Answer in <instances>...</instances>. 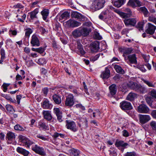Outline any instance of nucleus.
I'll use <instances>...</instances> for the list:
<instances>
[{
	"label": "nucleus",
	"instance_id": "obj_1",
	"mask_svg": "<svg viewBox=\"0 0 156 156\" xmlns=\"http://www.w3.org/2000/svg\"><path fill=\"white\" fill-rule=\"evenodd\" d=\"M19 141L21 142V144L23 146H25L27 147H29L30 146L32 145L31 149L35 153L41 155H45V152L43 147L34 144L32 141L22 135L19 136Z\"/></svg>",
	"mask_w": 156,
	"mask_h": 156
},
{
	"label": "nucleus",
	"instance_id": "obj_2",
	"mask_svg": "<svg viewBox=\"0 0 156 156\" xmlns=\"http://www.w3.org/2000/svg\"><path fill=\"white\" fill-rule=\"evenodd\" d=\"M105 1V0H95L93 2L90 7L93 11H96L102 8L104 6Z\"/></svg>",
	"mask_w": 156,
	"mask_h": 156
},
{
	"label": "nucleus",
	"instance_id": "obj_3",
	"mask_svg": "<svg viewBox=\"0 0 156 156\" xmlns=\"http://www.w3.org/2000/svg\"><path fill=\"white\" fill-rule=\"evenodd\" d=\"M115 146L123 152L125 149L126 148L129 144L122 140H116L115 144Z\"/></svg>",
	"mask_w": 156,
	"mask_h": 156
},
{
	"label": "nucleus",
	"instance_id": "obj_4",
	"mask_svg": "<svg viewBox=\"0 0 156 156\" xmlns=\"http://www.w3.org/2000/svg\"><path fill=\"white\" fill-rule=\"evenodd\" d=\"M66 127L67 129H70L74 132L77 131L78 130L77 127L74 122L66 120Z\"/></svg>",
	"mask_w": 156,
	"mask_h": 156
},
{
	"label": "nucleus",
	"instance_id": "obj_5",
	"mask_svg": "<svg viewBox=\"0 0 156 156\" xmlns=\"http://www.w3.org/2000/svg\"><path fill=\"white\" fill-rule=\"evenodd\" d=\"M120 107L122 110L124 111L129 110L133 108L131 103L125 101L120 103Z\"/></svg>",
	"mask_w": 156,
	"mask_h": 156
},
{
	"label": "nucleus",
	"instance_id": "obj_6",
	"mask_svg": "<svg viewBox=\"0 0 156 156\" xmlns=\"http://www.w3.org/2000/svg\"><path fill=\"white\" fill-rule=\"evenodd\" d=\"M75 103L74 96L72 94H70L66 97L65 104L66 106L68 107H72Z\"/></svg>",
	"mask_w": 156,
	"mask_h": 156
},
{
	"label": "nucleus",
	"instance_id": "obj_7",
	"mask_svg": "<svg viewBox=\"0 0 156 156\" xmlns=\"http://www.w3.org/2000/svg\"><path fill=\"white\" fill-rule=\"evenodd\" d=\"M145 28L146 33L147 34L152 35L154 33L156 27L151 23H148L146 25Z\"/></svg>",
	"mask_w": 156,
	"mask_h": 156
},
{
	"label": "nucleus",
	"instance_id": "obj_8",
	"mask_svg": "<svg viewBox=\"0 0 156 156\" xmlns=\"http://www.w3.org/2000/svg\"><path fill=\"white\" fill-rule=\"evenodd\" d=\"M123 21L126 26L128 27H134L136 23V19L134 18L125 19Z\"/></svg>",
	"mask_w": 156,
	"mask_h": 156
},
{
	"label": "nucleus",
	"instance_id": "obj_9",
	"mask_svg": "<svg viewBox=\"0 0 156 156\" xmlns=\"http://www.w3.org/2000/svg\"><path fill=\"white\" fill-rule=\"evenodd\" d=\"M15 133L11 131H9L6 134L5 139L8 144H11L15 140Z\"/></svg>",
	"mask_w": 156,
	"mask_h": 156
},
{
	"label": "nucleus",
	"instance_id": "obj_10",
	"mask_svg": "<svg viewBox=\"0 0 156 156\" xmlns=\"http://www.w3.org/2000/svg\"><path fill=\"white\" fill-rule=\"evenodd\" d=\"M30 44L32 46L38 47L40 45V41L38 36L36 34H34L31 37Z\"/></svg>",
	"mask_w": 156,
	"mask_h": 156
},
{
	"label": "nucleus",
	"instance_id": "obj_11",
	"mask_svg": "<svg viewBox=\"0 0 156 156\" xmlns=\"http://www.w3.org/2000/svg\"><path fill=\"white\" fill-rule=\"evenodd\" d=\"M127 5L133 8L142 5V3L139 0H129Z\"/></svg>",
	"mask_w": 156,
	"mask_h": 156
},
{
	"label": "nucleus",
	"instance_id": "obj_12",
	"mask_svg": "<svg viewBox=\"0 0 156 156\" xmlns=\"http://www.w3.org/2000/svg\"><path fill=\"white\" fill-rule=\"evenodd\" d=\"M140 122L142 124H144L151 119V118L149 115H139Z\"/></svg>",
	"mask_w": 156,
	"mask_h": 156
},
{
	"label": "nucleus",
	"instance_id": "obj_13",
	"mask_svg": "<svg viewBox=\"0 0 156 156\" xmlns=\"http://www.w3.org/2000/svg\"><path fill=\"white\" fill-rule=\"evenodd\" d=\"M149 111V108L145 104H141L138 107V111L140 113H148Z\"/></svg>",
	"mask_w": 156,
	"mask_h": 156
},
{
	"label": "nucleus",
	"instance_id": "obj_14",
	"mask_svg": "<svg viewBox=\"0 0 156 156\" xmlns=\"http://www.w3.org/2000/svg\"><path fill=\"white\" fill-rule=\"evenodd\" d=\"M54 112L56 115L58 120L59 122H62L63 120V118L62 116V112L58 108H54L53 109Z\"/></svg>",
	"mask_w": 156,
	"mask_h": 156
},
{
	"label": "nucleus",
	"instance_id": "obj_15",
	"mask_svg": "<svg viewBox=\"0 0 156 156\" xmlns=\"http://www.w3.org/2000/svg\"><path fill=\"white\" fill-rule=\"evenodd\" d=\"M41 104L44 109H51L52 108V105L47 99H44Z\"/></svg>",
	"mask_w": 156,
	"mask_h": 156
},
{
	"label": "nucleus",
	"instance_id": "obj_16",
	"mask_svg": "<svg viewBox=\"0 0 156 156\" xmlns=\"http://www.w3.org/2000/svg\"><path fill=\"white\" fill-rule=\"evenodd\" d=\"M67 24L70 27H75L80 26L81 23L70 19L67 21Z\"/></svg>",
	"mask_w": 156,
	"mask_h": 156
},
{
	"label": "nucleus",
	"instance_id": "obj_17",
	"mask_svg": "<svg viewBox=\"0 0 156 156\" xmlns=\"http://www.w3.org/2000/svg\"><path fill=\"white\" fill-rule=\"evenodd\" d=\"M99 42L98 41H95L90 44V49L91 51L93 52L97 51L99 48Z\"/></svg>",
	"mask_w": 156,
	"mask_h": 156
},
{
	"label": "nucleus",
	"instance_id": "obj_18",
	"mask_svg": "<svg viewBox=\"0 0 156 156\" xmlns=\"http://www.w3.org/2000/svg\"><path fill=\"white\" fill-rule=\"evenodd\" d=\"M38 127L41 129L48 130L49 127L48 124L44 122L43 120H41L38 122Z\"/></svg>",
	"mask_w": 156,
	"mask_h": 156
},
{
	"label": "nucleus",
	"instance_id": "obj_19",
	"mask_svg": "<svg viewBox=\"0 0 156 156\" xmlns=\"http://www.w3.org/2000/svg\"><path fill=\"white\" fill-rule=\"evenodd\" d=\"M135 91L140 94H144L147 92V90L145 87L138 84Z\"/></svg>",
	"mask_w": 156,
	"mask_h": 156
},
{
	"label": "nucleus",
	"instance_id": "obj_20",
	"mask_svg": "<svg viewBox=\"0 0 156 156\" xmlns=\"http://www.w3.org/2000/svg\"><path fill=\"white\" fill-rule=\"evenodd\" d=\"M110 95L113 97L116 93L117 87L115 84H113L109 87Z\"/></svg>",
	"mask_w": 156,
	"mask_h": 156
},
{
	"label": "nucleus",
	"instance_id": "obj_21",
	"mask_svg": "<svg viewBox=\"0 0 156 156\" xmlns=\"http://www.w3.org/2000/svg\"><path fill=\"white\" fill-rule=\"evenodd\" d=\"M110 74V70L107 68H106L105 70L103 71L101 75V77L103 79H107L109 77Z\"/></svg>",
	"mask_w": 156,
	"mask_h": 156
},
{
	"label": "nucleus",
	"instance_id": "obj_22",
	"mask_svg": "<svg viewBox=\"0 0 156 156\" xmlns=\"http://www.w3.org/2000/svg\"><path fill=\"white\" fill-rule=\"evenodd\" d=\"M52 99L55 103L57 105H59L61 103V97L56 94L53 95Z\"/></svg>",
	"mask_w": 156,
	"mask_h": 156
},
{
	"label": "nucleus",
	"instance_id": "obj_23",
	"mask_svg": "<svg viewBox=\"0 0 156 156\" xmlns=\"http://www.w3.org/2000/svg\"><path fill=\"white\" fill-rule=\"evenodd\" d=\"M109 17V12L108 10L102 11L99 16V18L101 20L106 19Z\"/></svg>",
	"mask_w": 156,
	"mask_h": 156
},
{
	"label": "nucleus",
	"instance_id": "obj_24",
	"mask_svg": "<svg viewBox=\"0 0 156 156\" xmlns=\"http://www.w3.org/2000/svg\"><path fill=\"white\" fill-rule=\"evenodd\" d=\"M137 97V94L131 92L129 94L126 98V99L130 101H133Z\"/></svg>",
	"mask_w": 156,
	"mask_h": 156
},
{
	"label": "nucleus",
	"instance_id": "obj_25",
	"mask_svg": "<svg viewBox=\"0 0 156 156\" xmlns=\"http://www.w3.org/2000/svg\"><path fill=\"white\" fill-rule=\"evenodd\" d=\"M50 113V111L44 110L43 112L44 118L48 121L51 120L52 118Z\"/></svg>",
	"mask_w": 156,
	"mask_h": 156
},
{
	"label": "nucleus",
	"instance_id": "obj_26",
	"mask_svg": "<svg viewBox=\"0 0 156 156\" xmlns=\"http://www.w3.org/2000/svg\"><path fill=\"white\" fill-rule=\"evenodd\" d=\"M80 28L82 34V35L84 36L88 35L91 31V30L90 28L81 27H80Z\"/></svg>",
	"mask_w": 156,
	"mask_h": 156
},
{
	"label": "nucleus",
	"instance_id": "obj_27",
	"mask_svg": "<svg viewBox=\"0 0 156 156\" xmlns=\"http://www.w3.org/2000/svg\"><path fill=\"white\" fill-rule=\"evenodd\" d=\"M129 61L130 63L137 64L136 58L135 54L129 55L128 56Z\"/></svg>",
	"mask_w": 156,
	"mask_h": 156
},
{
	"label": "nucleus",
	"instance_id": "obj_28",
	"mask_svg": "<svg viewBox=\"0 0 156 156\" xmlns=\"http://www.w3.org/2000/svg\"><path fill=\"white\" fill-rule=\"evenodd\" d=\"M16 151L22 154L24 156H27L29 154V152L28 151L20 147H17Z\"/></svg>",
	"mask_w": 156,
	"mask_h": 156
},
{
	"label": "nucleus",
	"instance_id": "obj_29",
	"mask_svg": "<svg viewBox=\"0 0 156 156\" xmlns=\"http://www.w3.org/2000/svg\"><path fill=\"white\" fill-rule=\"evenodd\" d=\"M68 153V155L71 156H78L80 154V152L79 150L74 149L69 150Z\"/></svg>",
	"mask_w": 156,
	"mask_h": 156
},
{
	"label": "nucleus",
	"instance_id": "obj_30",
	"mask_svg": "<svg viewBox=\"0 0 156 156\" xmlns=\"http://www.w3.org/2000/svg\"><path fill=\"white\" fill-rule=\"evenodd\" d=\"M139 11L143 13L145 17H148L149 15V12L147 9L144 6L140 7L138 8Z\"/></svg>",
	"mask_w": 156,
	"mask_h": 156
},
{
	"label": "nucleus",
	"instance_id": "obj_31",
	"mask_svg": "<svg viewBox=\"0 0 156 156\" xmlns=\"http://www.w3.org/2000/svg\"><path fill=\"white\" fill-rule=\"evenodd\" d=\"M138 84L136 83L130 81L128 83L127 85L130 89L136 91Z\"/></svg>",
	"mask_w": 156,
	"mask_h": 156
},
{
	"label": "nucleus",
	"instance_id": "obj_32",
	"mask_svg": "<svg viewBox=\"0 0 156 156\" xmlns=\"http://www.w3.org/2000/svg\"><path fill=\"white\" fill-rule=\"evenodd\" d=\"M138 84L136 83L130 81L128 83L127 85L130 89L136 91Z\"/></svg>",
	"mask_w": 156,
	"mask_h": 156
},
{
	"label": "nucleus",
	"instance_id": "obj_33",
	"mask_svg": "<svg viewBox=\"0 0 156 156\" xmlns=\"http://www.w3.org/2000/svg\"><path fill=\"white\" fill-rule=\"evenodd\" d=\"M69 13L68 12L65 11L59 17V20H65L69 17Z\"/></svg>",
	"mask_w": 156,
	"mask_h": 156
},
{
	"label": "nucleus",
	"instance_id": "obj_34",
	"mask_svg": "<svg viewBox=\"0 0 156 156\" xmlns=\"http://www.w3.org/2000/svg\"><path fill=\"white\" fill-rule=\"evenodd\" d=\"M49 10L47 9H44L41 12V14L42 16L43 19L44 20H46L47 18L49 15Z\"/></svg>",
	"mask_w": 156,
	"mask_h": 156
},
{
	"label": "nucleus",
	"instance_id": "obj_35",
	"mask_svg": "<svg viewBox=\"0 0 156 156\" xmlns=\"http://www.w3.org/2000/svg\"><path fill=\"white\" fill-rule=\"evenodd\" d=\"M72 34L75 38H77L82 36L80 27L74 30Z\"/></svg>",
	"mask_w": 156,
	"mask_h": 156
},
{
	"label": "nucleus",
	"instance_id": "obj_36",
	"mask_svg": "<svg viewBox=\"0 0 156 156\" xmlns=\"http://www.w3.org/2000/svg\"><path fill=\"white\" fill-rule=\"evenodd\" d=\"M38 12V9L37 8L36 9L33 11L29 13V14L30 15V18L31 19L34 20L35 18L37 19V14Z\"/></svg>",
	"mask_w": 156,
	"mask_h": 156
},
{
	"label": "nucleus",
	"instance_id": "obj_37",
	"mask_svg": "<svg viewBox=\"0 0 156 156\" xmlns=\"http://www.w3.org/2000/svg\"><path fill=\"white\" fill-rule=\"evenodd\" d=\"M126 0H118L114 3V5L117 8L120 7L126 2Z\"/></svg>",
	"mask_w": 156,
	"mask_h": 156
},
{
	"label": "nucleus",
	"instance_id": "obj_38",
	"mask_svg": "<svg viewBox=\"0 0 156 156\" xmlns=\"http://www.w3.org/2000/svg\"><path fill=\"white\" fill-rule=\"evenodd\" d=\"M142 81L146 84L148 87H155V85L156 83H154L152 81H149L147 80L144 79H142Z\"/></svg>",
	"mask_w": 156,
	"mask_h": 156
},
{
	"label": "nucleus",
	"instance_id": "obj_39",
	"mask_svg": "<svg viewBox=\"0 0 156 156\" xmlns=\"http://www.w3.org/2000/svg\"><path fill=\"white\" fill-rule=\"evenodd\" d=\"M114 68L117 73L122 74H123L124 73V70L121 66L118 65H115L114 66Z\"/></svg>",
	"mask_w": 156,
	"mask_h": 156
},
{
	"label": "nucleus",
	"instance_id": "obj_40",
	"mask_svg": "<svg viewBox=\"0 0 156 156\" xmlns=\"http://www.w3.org/2000/svg\"><path fill=\"white\" fill-rule=\"evenodd\" d=\"M150 125L154 133L156 134V122L151 121L150 123Z\"/></svg>",
	"mask_w": 156,
	"mask_h": 156
},
{
	"label": "nucleus",
	"instance_id": "obj_41",
	"mask_svg": "<svg viewBox=\"0 0 156 156\" xmlns=\"http://www.w3.org/2000/svg\"><path fill=\"white\" fill-rule=\"evenodd\" d=\"M71 16L73 18H76L79 20L80 17L81 16V14L77 12L73 11L71 12Z\"/></svg>",
	"mask_w": 156,
	"mask_h": 156
},
{
	"label": "nucleus",
	"instance_id": "obj_42",
	"mask_svg": "<svg viewBox=\"0 0 156 156\" xmlns=\"http://www.w3.org/2000/svg\"><path fill=\"white\" fill-rule=\"evenodd\" d=\"M5 108L7 111L11 113H12L15 112V110L12 106L10 105H7L5 106Z\"/></svg>",
	"mask_w": 156,
	"mask_h": 156
},
{
	"label": "nucleus",
	"instance_id": "obj_43",
	"mask_svg": "<svg viewBox=\"0 0 156 156\" xmlns=\"http://www.w3.org/2000/svg\"><path fill=\"white\" fill-rule=\"evenodd\" d=\"M117 14L123 18L128 19L129 15L128 14L120 11L119 10L117 12Z\"/></svg>",
	"mask_w": 156,
	"mask_h": 156
},
{
	"label": "nucleus",
	"instance_id": "obj_44",
	"mask_svg": "<svg viewBox=\"0 0 156 156\" xmlns=\"http://www.w3.org/2000/svg\"><path fill=\"white\" fill-rule=\"evenodd\" d=\"M15 130L17 131H23L25 130V128L19 124H17L14 126Z\"/></svg>",
	"mask_w": 156,
	"mask_h": 156
},
{
	"label": "nucleus",
	"instance_id": "obj_45",
	"mask_svg": "<svg viewBox=\"0 0 156 156\" xmlns=\"http://www.w3.org/2000/svg\"><path fill=\"white\" fill-rule=\"evenodd\" d=\"M65 136V134L58 133L57 132H55L53 135V137L54 139H56L59 136H60L61 138H63Z\"/></svg>",
	"mask_w": 156,
	"mask_h": 156
},
{
	"label": "nucleus",
	"instance_id": "obj_46",
	"mask_svg": "<svg viewBox=\"0 0 156 156\" xmlns=\"http://www.w3.org/2000/svg\"><path fill=\"white\" fill-rule=\"evenodd\" d=\"M25 36L29 37L30 34L32 33L33 31L30 28L26 29L25 30Z\"/></svg>",
	"mask_w": 156,
	"mask_h": 156
},
{
	"label": "nucleus",
	"instance_id": "obj_47",
	"mask_svg": "<svg viewBox=\"0 0 156 156\" xmlns=\"http://www.w3.org/2000/svg\"><path fill=\"white\" fill-rule=\"evenodd\" d=\"M100 55V53L97 54L95 56H91L90 58V61L91 62H94L97 60L99 58Z\"/></svg>",
	"mask_w": 156,
	"mask_h": 156
},
{
	"label": "nucleus",
	"instance_id": "obj_48",
	"mask_svg": "<svg viewBox=\"0 0 156 156\" xmlns=\"http://www.w3.org/2000/svg\"><path fill=\"white\" fill-rule=\"evenodd\" d=\"M133 51V49L131 48H128L125 50L124 51L123 56H125V54L128 55L130 54Z\"/></svg>",
	"mask_w": 156,
	"mask_h": 156
},
{
	"label": "nucleus",
	"instance_id": "obj_49",
	"mask_svg": "<svg viewBox=\"0 0 156 156\" xmlns=\"http://www.w3.org/2000/svg\"><path fill=\"white\" fill-rule=\"evenodd\" d=\"M121 77V76L119 74H116L113 77V79L115 82L116 83L119 82Z\"/></svg>",
	"mask_w": 156,
	"mask_h": 156
},
{
	"label": "nucleus",
	"instance_id": "obj_50",
	"mask_svg": "<svg viewBox=\"0 0 156 156\" xmlns=\"http://www.w3.org/2000/svg\"><path fill=\"white\" fill-rule=\"evenodd\" d=\"M147 103L149 105L151 106L153 101H152V98L151 97H147L145 99Z\"/></svg>",
	"mask_w": 156,
	"mask_h": 156
},
{
	"label": "nucleus",
	"instance_id": "obj_51",
	"mask_svg": "<svg viewBox=\"0 0 156 156\" xmlns=\"http://www.w3.org/2000/svg\"><path fill=\"white\" fill-rule=\"evenodd\" d=\"M10 84L9 83H3L2 86V88L3 91L4 92H5L7 91V87L9 86Z\"/></svg>",
	"mask_w": 156,
	"mask_h": 156
},
{
	"label": "nucleus",
	"instance_id": "obj_52",
	"mask_svg": "<svg viewBox=\"0 0 156 156\" xmlns=\"http://www.w3.org/2000/svg\"><path fill=\"white\" fill-rule=\"evenodd\" d=\"M37 62L40 65H43L46 63V61L45 58H40L38 59Z\"/></svg>",
	"mask_w": 156,
	"mask_h": 156
},
{
	"label": "nucleus",
	"instance_id": "obj_53",
	"mask_svg": "<svg viewBox=\"0 0 156 156\" xmlns=\"http://www.w3.org/2000/svg\"><path fill=\"white\" fill-rule=\"evenodd\" d=\"M5 98L8 101H9L12 103H16V100L12 98L9 95L6 94Z\"/></svg>",
	"mask_w": 156,
	"mask_h": 156
},
{
	"label": "nucleus",
	"instance_id": "obj_54",
	"mask_svg": "<svg viewBox=\"0 0 156 156\" xmlns=\"http://www.w3.org/2000/svg\"><path fill=\"white\" fill-rule=\"evenodd\" d=\"M0 54L1 55V59L5 58V52L4 49L1 48L0 50Z\"/></svg>",
	"mask_w": 156,
	"mask_h": 156
},
{
	"label": "nucleus",
	"instance_id": "obj_55",
	"mask_svg": "<svg viewBox=\"0 0 156 156\" xmlns=\"http://www.w3.org/2000/svg\"><path fill=\"white\" fill-rule=\"evenodd\" d=\"M94 37V38L98 40H101L102 38V37L97 32L95 33Z\"/></svg>",
	"mask_w": 156,
	"mask_h": 156
},
{
	"label": "nucleus",
	"instance_id": "obj_56",
	"mask_svg": "<svg viewBox=\"0 0 156 156\" xmlns=\"http://www.w3.org/2000/svg\"><path fill=\"white\" fill-rule=\"evenodd\" d=\"M75 106L77 108H80L82 110L84 111L85 110V108L84 106H83L80 104H78L76 105Z\"/></svg>",
	"mask_w": 156,
	"mask_h": 156
},
{
	"label": "nucleus",
	"instance_id": "obj_57",
	"mask_svg": "<svg viewBox=\"0 0 156 156\" xmlns=\"http://www.w3.org/2000/svg\"><path fill=\"white\" fill-rule=\"evenodd\" d=\"M143 57L144 59L145 62L146 63L148 62L150 59V56L149 55H143Z\"/></svg>",
	"mask_w": 156,
	"mask_h": 156
},
{
	"label": "nucleus",
	"instance_id": "obj_58",
	"mask_svg": "<svg viewBox=\"0 0 156 156\" xmlns=\"http://www.w3.org/2000/svg\"><path fill=\"white\" fill-rule=\"evenodd\" d=\"M48 91V87H44V88L42 89V92L43 93L44 95L46 96Z\"/></svg>",
	"mask_w": 156,
	"mask_h": 156
},
{
	"label": "nucleus",
	"instance_id": "obj_59",
	"mask_svg": "<svg viewBox=\"0 0 156 156\" xmlns=\"http://www.w3.org/2000/svg\"><path fill=\"white\" fill-rule=\"evenodd\" d=\"M144 23L143 22H140L138 23L137 25V27L139 28V30H143V27L144 26Z\"/></svg>",
	"mask_w": 156,
	"mask_h": 156
},
{
	"label": "nucleus",
	"instance_id": "obj_60",
	"mask_svg": "<svg viewBox=\"0 0 156 156\" xmlns=\"http://www.w3.org/2000/svg\"><path fill=\"white\" fill-rule=\"evenodd\" d=\"M137 68L143 72H145L146 71V69L144 68V65L138 66Z\"/></svg>",
	"mask_w": 156,
	"mask_h": 156
},
{
	"label": "nucleus",
	"instance_id": "obj_61",
	"mask_svg": "<svg viewBox=\"0 0 156 156\" xmlns=\"http://www.w3.org/2000/svg\"><path fill=\"white\" fill-rule=\"evenodd\" d=\"M108 9L112 11H114L116 13H117V12H118L119 10L118 9H115L113 6L111 5L109 6L108 7Z\"/></svg>",
	"mask_w": 156,
	"mask_h": 156
},
{
	"label": "nucleus",
	"instance_id": "obj_62",
	"mask_svg": "<svg viewBox=\"0 0 156 156\" xmlns=\"http://www.w3.org/2000/svg\"><path fill=\"white\" fill-rule=\"evenodd\" d=\"M13 7L15 9H22L24 7V6H23L21 4L18 3L17 5H14Z\"/></svg>",
	"mask_w": 156,
	"mask_h": 156
},
{
	"label": "nucleus",
	"instance_id": "obj_63",
	"mask_svg": "<svg viewBox=\"0 0 156 156\" xmlns=\"http://www.w3.org/2000/svg\"><path fill=\"white\" fill-rule=\"evenodd\" d=\"M45 50V49L44 48L41 47L37 48V52L38 53L41 54L43 53Z\"/></svg>",
	"mask_w": 156,
	"mask_h": 156
},
{
	"label": "nucleus",
	"instance_id": "obj_64",
	"mask_svg": "<svg viewBox=\"0 0 156 156\" xmlns=\"http://www.w3.org/2000/svg\"><path fill=\"white\" fill-rule=\"evenodd\" d=\"M151 95L153 97L156 98V90H153L151 91Z\"/></svg>",
	"mask_w": 156,
	"mask_h": 156
}]
</instances>
